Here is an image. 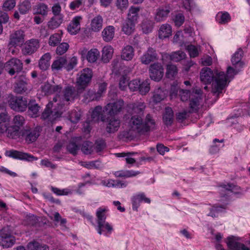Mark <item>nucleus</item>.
Masks as SVG:
<instances>
[{
  "label": "nucleus",
  "instance_id": "nucleus-55",
  "mask_svg": "<svg viewBox=\"0 0 250 250\" xmlns=\"http://www.w3.org/2000/svg\"><path fill=\"white\" fill-rule=\"evenodd\" d=\"M199 47L192 44L188 45L186 46V49L188 50L191 58H195L199 55Z\"/></svg>",
  "mask_w": 250,
  "mask_h": 250
},
{
  "label": "nucleus",
  "instance_id": "nucleus-23",
  "mask_svg": "<svg viewBox=\"0 0 250 250\" xmlns=\"http://www.w3.org/2000/svg\"><path fill=\"white\" fill-rule=\"evenodd\" d=\"M42 88L45 94L50 95L60 93L62 87L59 85H51L49 83H45L42 86Z\"/></svg>",
  "mask_w": 250,
  "mask_h": 250
},
{
  "label": "nucleus",
  "instance_id": "nucleus-56",
  "mask_svg": "<svg viewBox=\"0 0 250 250\" xmlns=\"http://www.w3.org/2000/svg\"><path fill=\"white\" fill-rule=\"evenodd\" d=\"M69 45L67 42H62L60 43L56 50V53L57 55H62L68 50Z\"/></svg>",
  "mask_w": 250,
  "mask_h": 250
},
{
  "label": "nucleus",
  "instance_id": "nucleus-3",
  "mask_svg": "<svg viewBox=\"0 0 250 250\" xmlns=\"http://www.w3.org/2000/svg\"><path fill=\"white\" fill-rule=\"evenodd\" d=\"M93 76L92 71L89 68L83 69L77 75L76 85L83 92L90 84Z\"/></svg>",
  "mask_w": 250,
  "mask_h": 250
},
{
  "label": "nucleus",
  "instance_id": "nucleus-58",
  "mask_svg": "<svg viewBox=\"0 0 250 250\" xmlns=\"http://www.w3.org/2000/svg\"><path fill=\"white\" fill-rule=\"evenodd\" d=\"M217 21L220 24H226L230 20V17L228 12L221 13V15H217Z\"/></svg>",
  "mask_w": 250,
  "mask_h": 250
},
{
  "label": "nucleus",
  "instance_id": "nucleus-6",
  "mask_svg": "<svg viewBox=\"0 0 250 250\" xmlns=\"http://www.w3.org/2000/svg\"><path fill=\"white\" fill-rule=\"evenodd\" d=\"M125 103L122 99L109 103L104 107L105 112L110 116H114L120 113L124 108Z\"/></svg>",
  "mask_w": 250,
  "mask_h": 250
},
{
  "label": "nucleus",
  "instance_id": "nucleus-50",
  "mask_svg": "<svg viewBox=\"0 0 250 250\" xmlns=\"http://www.w3.org/2000/svg\"><path fill=\"white\" fill-rule=\"evenodd\" d=\"M177 74L176 66L173 64H168L167 67L166 76L169 79H173Z\"/></svg>",
  "mask_w": 250,
  "mask_h": 250
},
{
  "label": "nucleus",
  "instance_id": "nucleus-60",
  "mask_svg": "<svg viewBox=\"0 0 250 250\" xmlns=\"http://www.w3.org/2000/svg\"><path fill=\"white\" fill-rule=\"evenodd\" d=\"M149 83L148 81H145L142 83H140V85L139 86L138 90H139L141 94H146L149 91Z\"/></svg>",
  "mask_w": 250,
  "mask_h": 250
},
{
  "label": "nucleus",
  "instance_id": "nucleus-31",
  "mask_svg": "<svg viewBox=\"0 0 250 250\" xmlns=\"http://www.w3.org/2000/svg\"><path fill=\"white\" fill-rule=\"evenodd\" d=\"M172 29L171 26L167 23L162 24L159 30V37L160 39L168 38L171 35Z\"/></svg>",
  "mask_w": 250,
  "mask_h": 250
},
{
  "label": "nucleus",
  "instance_id": "nucleus-15",
  "mask_svg": "<svg viewBox=\"0 0 250 250\" xmlns=\"http://www.w3.org/2000/svg\"><path fill=\"white\" fill-rule=\"evenodd\" d=\"M24 32L21 30L15 31L10 35L8 46L16 47L24 42Z\"/></svg>",
  "mask_w": 250,
  "mask_h": 250
},
{
  "label": "nucleus",
  "instance_id": "nucleus-37",
  "mask_svg": "<svg viewBox=\"0 0 250 250\" xmlns=\"http://www.w3.org/2000/svg\"><path fill=\"white\" fill-rule=\"evenodd\" d=\"M135 23L127 20L124 22L122 26V31L126 35H129L134 31Z\"/></svg>",
  "mask_w": 250,
  "mask_h": 250
},
{
  "label": "nucleus",
  "instance_id": "nucleus-33",
  "mask_svg": "<svg viewBox=\"0 0 250 250\" xmlns=\"http://www.w3.org/2000/svg\"><path fill=\"white\" fill-rule=\"evenodd\" d=\"M140 172L139 171H134V170H120L117 171L114 173V175L116 177H121V178H129L134 176H136V175L140 174Z\"/></svg>",
  "mask_w": 250,
  "mask_h": 250
},
{
  "label": "nucleus",
  "instance_id": "nucleus-28",
  "mask_svg": "<svg viewBox=\"0 0 250 250\" xmlns=\"http://www.w3.org/2000/svg\"><path fill=\"white\" fill-rule=\"evenodd\" d=\"M51 56L49 53L44 54L39 61V67L42 70H47L50 66Z\"/></svg>",
  "mask_w": 250,
  "mask_h": 250
},
{
  "label": "nucleus",
  "instance_id": "nucleus-17",
  "mask_svg": "<svg viewBox=\"0 0 250 250\" xmlns=\"http://www.w3.org/2000/svg\"><path fill=\"white\" fill-rule=\"evenodd\" d=\"M52 106L53 104L51 102H49L47 104L45 109L42 114V119L47 120L52 122L59 117V113L58 111L51 110Z\"/></svg>",
  "mask_w": 250,
  "mask_h": 250
},
{
  "label": "nucleus",
  "instance_id": "nucleus-16",
  "mask_svg": "<svg viewBox=\"0 0 250 250\" xmlns=\"http://www.w3.org/2000/svg\"><path fill=\"white\" fill-rule=\"evenodd\" d=\"M158 59V56L156 51L152 47H149L147 51L140 57L141 62L144 64H148Z\"/></svg>",
  "mask_w": 250,
  "mask_h": 250
},
{
  "label": "nucleus",
  "instance_id": "nucleus-24",
  "mask_svg": "<svg viewBox=\"0 0 250 250\" xmlns=\"http://www.w3.org/2000/svg\"><path fill=\"white\" fill-rule=\"evenodd\" d=\"M115 35V28L112 25L105 27L102 32L103 40L105 42H109L112 40Z\"/></svg>",
  "mask_w": 250,
  "mask_h": 250
},
{
  "label": "nucleus",
  "instance_id": "nucleus-45",
  "mask_svg": "<svg viewBox=\"0 0 250 250\" xmlns=\"http://www.w3.org/2000/svg\"><path fill=\"white\" fill-rule=\"evenodd\" d=\"M29 250H49V248L45 245H41L39 242L33 241L27 245Z\"/></svg>",
  "mask_w": 250,
  "mask_h": 250
},
{
  "label": "nucleus",
  "instance_id": "nucleus-51",
  "mask_svg": "<svg viewBox=\"0 0 250 250\" xmlns=\"http://www.w3.org/2000/svg\"><path fill=\"white\" fill-rule=\"evenodd\" d=\"M186 54L182 51H178L169 55L170 59L174 62H179L185 58Z\"/></svg>",
  "mask_w": 250,
  "mask_h": 250
},
{
  "label": "nucleus",
  "instance_id": "nucleus-32",
  "mask_svg": "<svg viewBox=\"0 0 250 250\" xmlns=\"http://www.w3.org/2000/svg\"><path fill=\"white\" fill-rule=\"evenodd\" d=\"M163 121L167 126H170L172 125L173 121V112L171 107H166L163 115Z\"/></svg>",
  "mask_w": 250,
  "mask_h": 250
},
{
  "label": "nucleus",
  "instance_id": "nucleus-9",
  "mask_svg": "<svg viewBox=\"0 0 250 250\" xmlns=\"http://www.w3.org/2000/svg\"><path fill=\"white\" fill-rule=\"evenodd\" d=\"M150 78L156 81H160L164 75V68L161 63H154L150 65L149 69Z\"/></svg>",
  "mask_w": 250,
  "mask_h": 250
},
{
  "label": "nucleus",
  "instance_id": "nucleus-47",
  "mask_svg": "<svg viewBox=\"0 0 250 250\" xmlns=\"http://www.w3.org/2000/svg\"><path fill=\"white\" fill-rule=\"evenodd\" d=\"M100 56V52L97 49L94 48L89 51L87 54V60L89 62H94Z\"/></svg>",
  "mask_w": 250,
  "mask_h": 250
},
{
  "label": "nucleus",
  "instance_id": "nucleus-62",
  "mask_svg": "<svg viewBox=\"0 0 250 250\" xmlns=\"http://www.w3.org/2000/svg\"><path fill=\"white\" fill-rule=\"evenodd\" d=\"M24 121V117L20 115H16L13 120V122L15 125L14 126L18 127L19 128H20V126L23 125Z\"/></svg>",
  "mask_w": 250,
  "mask_h": 250
},
{
  "label": "nucleus",
  "instance_id": "nucleus-10",
  "mask_svg": "<svg viewBox=\"0 0 250 250\" xmlns=\"http://www.w3.org/2000/svg\"><path fill=\"white\" fill-rule=\"evenodd\" d=\"M202 94V91L200 88H194L192 90V92L191 93V99L189 104V112H194L198 110Z\"/></svg>",
  "mask_w": 250,
  "mask_h": 250
},
{
  "label": "nucleus",
  "instance_id": "nucleus-21",
  "mask_svg": "<svg viewBox=\"0 0 250 250\" xmlns=\"http://www.w3.org/2000/svg\"><path fill=\"white\" fill-rule=\"evenodd\" d=\"M90 30L94 32H99L103 28V19L100 15L93 18L91 21Z\"/></svg>",
  "mask_w": 250,
  "mask_h": 250
},
{
  "label": "nucleus",
  "instance_id": "nucleus-12",
  "mask_svg": "<svg viewBox=\"0 0 250 250\" xmlns=\"http://www.w3.org/2000/svg\"><path fill=\"white\" fill-rule=\"evenodd\" d=\"M78 86L77 88L72 86L66 87L63 90L64 99L68 102L74 101V99L78 98L83 91Z\"/></svg>",
  "mask_w": 250,
  "mask_h": 250
},
{
  "label": "nucleus",
  "instance_id": "nucleus-57",
  "mask_svg": "<svg viewBox=\"0 0 250 250\" xmlns=\"http://www.w3.org/2000/svg\"><path fill=\"white\" fill-rule=\"evenodd\" d=\"M225 206H218L215 205L210 208V212L208 214V216H211L212 217H216L217 216L216 214L219 212L222 211L223 209H225Z\"/></svg>",
  "mask_w": 250,
  "mask_h": 250
},
{
  "label": "nucleus",
  "instance_id": "nucleus-34",
  "mask_svg": "<svg viewBox=\"0 0 250 250\" xmlns=\"http://www.w3.org/2000/svg\"><path fill=\"white\" fill-rule=\"evenodd\" d=\"M166 97V94L162 88L159 87L156 89L152 98V101L155 103H160Z\"/></svg>",
  "mask_w": 250,
  "mask_h": 250
},
{
  "label": "nucleus",
  "instance_id": "nucleus-7",
  "mask_svg": "<svg viewBox=\"0 0 250 250\" xmlns=\"http://www.w3.org/2000/svg\"><path fill=\"white\" fill-rule=\"evenodd\" d=\"M146 107V105L144 102L138 101L128 104L126 110L131 116L137 115L143 117Z\"/></svg>",
  "mask_w": 250,
  "mask_h": 250
},
{
  "label": "nucleus",
  "instance_id": "nucleus-44",
  "mask_svg": "<svg viewBox=\"0 0 250 250\" xmlns=\"http://www.w3.org/2000/svg\"><path fill=\"white\" fill-rule=\"evenodd\" d=\"M153 21L147 18L144 19L142 23V29L146 34L150 32L153 28Z\"/></svg>",
  "mask_w": 250,
  "mask_h": 250
},
{
  "label": "nucleus",
  "instance_id": "nucleus-27",
  "mask_svg": "<svg viewBox=\"0 0 250 250\" xmlns=\"http://www.w3.org/2000/svg\"><path fill=\"white\" fill-rule=\"evenodd\" d=\"M134 56V50L133 47L127 45L124 47L121 53V58L125 61H130Z\"/></svg>",
  "mask_w": 250,
  "mask_h": 250
},
{
  "label": "nucleus",
  "instance_id": "nucleus-22",
  "mask_svg": "<svg viewBox=\"0 0 250 250\" xmlns=\"http://www.w3.org/2000/svg\"><path fill=\"white\" fill-rule=\"evenodd\" d=\"M28 90L27 80L25 77H22L16 83L14 90L17 93L22 94Z\"/></svg>",
  "mask_w": 250,
  "mask_h": 250
},
{
  "label": "nucleus",
  "instance_id": "nucleus-25",
  "mask_svg": "<svg viewBox=\"0 0 250 250\" xmlns=\"http://www.w3.org/2000/svg\"><path fill=\"white\" fill-rule=\"evenodd\" d=\"M83 101L84 102L88 103L94 100H98L101 97V93L96 92L92 89H88L85 91L83 95Z\"/></svg>",
  "mask_w": 250,
  "mask_h": 250
},
{
  "label": "nucleus",
  "instance_id": "nucleus-2",
  "mask_svg": "<svg viewBox=\"0 0 250 250\" xmlns=\"http://www.w3.org/2000/svg\"><path fill=\"white\" fill-rule=\"evenodd\" d=\"M143 117L133 115L129 122V131L135 134H145L151 129L155 128V122L149 114L146 116L145 121Z\"/></svg>",
  "mask_w": 250,
  "mask_h": 250
},
{
  "label": "nucleus",
  "instance_id": "nucleus-39",
  "mask_svg": "<svg viewBox=\"0 0 250 250\" xmlns=\"http://www.w3.org/2000/svg\"><path fill=\"white\" fill-rule=\"evenodd\" d=\"M6 135L8 138L16 139L21 137V131L19 128L14 126H9L5 131Z\"/></svg>",
  "mask_w": 250,
  "mask_h": 250
},
{
  "label": "nucleus",
  "instance_id": "nucleus-61",
  "mask_svg": "<svg viewBox=\"0 0 250 250\" xmlns=\"http://www.w3.org/2000/svg\"><path fill=\"white\" fill-rule=\"evenodd\" d=\"M129 79L127 78L126 75H123L121 77L119 80V88L122 90H125L127 86H128Z\"/></svg>",
  "mask_w": 250,
  "mask_h": 250
},
{
  "label": "nucleus",
  "instance_id": "nucleus-36",
  "mask_svg": "<svg viewBox=\"0 0 250 250\" xmlns=\"http://www.w3.org/2000/svg\"><path fill=\"white\" fill-rule=\"evenodd\" d=\"M243 54V51L242 49L239 48L233 55L231 58V62L233 65H237L240 67H242L243 63L241 62V59Z\"/></svg>",
  "mask_w": 250,
  "mask_h": 250
},
{
  "label": "nucleus",
  "instance_id": "nucleus-29",
  "mask_svg": "<svg viewBox=\"0 0 250 250\" xmlns=\"http://www.w3.org/2000/svg\"><path fill=\"white\" fill-rule=\"evenodd\" d=\"M140 10V7L131 6L128 10L126 20L136 23L139 17Z\"/></svg>",
  "mask_w": 250,
  "mask_h": 250
},
{
  "label": "nucleus",
  "instance_id": "nucleus-64",
  "mask_svg": "<svg viewBox=\"0 0 250 250\" xmlns=\"http://www.w3.org/2000/svg\"><path fill=\"white\" fill-rule=\"evenodd\" d=\"M16 5L15 0H6L3 4V9L5 11L12 10Z\"/></svg>",
  "mask_w": 250,
  "mask_h": 250
},
{
  "label": "nucleus",
  "instance_id": "nucleus-52",
  "mask_svg": "<svg viewBox=\"0 0 250 250\" xmlns=\"http://www.w3.org/2000/svg\"><path fill=\"white\" fill-rule=\"evenodd\" d=\"M82 152L85 154H90L93 151V144L89 141L84 142L81 147Z\"/></svg>",
  "mask_w": 250,
  "mask_h": 250
},
{
  "label": "nucleus",
  "instance_id": "nucleus-54",
  "mask_svg": "<svg viewBox=\"0 0 250 250\" xmlns=\"http://www.w3.org/2000/svg\"><path fill=\"white\" fill-rule=\"evenodd\" d=\"M97 231L99 234H102V232L104 230V229H106L108 232L110 233L113 230L112 226L109 224L105 221L104 223H102V225H100L97 224Z\"/></svg>",
  "mask_w": 250,
  "mask_h": 250
},
{
  "label": "nucleus",
  "instance_id": "nucleus-38",
  "mask_svg": "<svg viewBox=\"0 0 250 250\" xmlns=\"http://www.w3.org/2000/svg\"><path fill=\"white\" fill-rule=\"evenodd\" d=\"M113 53V49L111 46H104L102 50V60L104 62H107L111 59Z\"/></svg>",
  "mask_w": 250,
  "mask_h": 250
},
{
  "label": "nucleus",
  "instance_id": "nucleus-63",
  "mask_svg": "<svg viewBox=\"0 0 250 250\" xmlns=\"http://www.w3.org/2000/svg\"><path fill=\"white\" fill-rule=\"evenodd\" d=\"M82 166L88 169L99 168L101 166L100 162L98 161L84 162Z\"/></svg>",
  "mask_w": 250,
  "mask_h": 250
},
{
  "label": "nucleus",
  "instance_id": "nucleus-41",
  "mask_svg": "<svg viewBox=\"0 0 250 250\" xmlns=\"http://www.w3.org/2000/svg\"><path fill=\"white\" fill-rule=\"evenodd\" d=\"M62 31L60 33H56L50 36L49 41L48 44L51 46H56L60 43L62 41Z\"/></svg>",
  "mask_w": 250,
  "mask_h": 250
},
{
  "label": "nucleus",
  "instance_id": "nucleus-59",
  "mask_svg": "<svg viewBox=\"0 0 250 250\" xmlns=\"http://www.w3.org/2000/svg\"><path fill=\"white\" fill-rule=\"evenodd\" d=\"M80 147L73 141H71L67 146V150L73 155H76Z\"/></svg>",
  "mask_w": 250,
  "mask_h": 250
},
{
  "label": "nucleus",
  "instance_id": "nucleus-46",
  "mask_svg": "<svg viewBox=\"0 0 250 250\" xmlns=\"http://www.w3.org/2000/svg\"><path fill=\"white\" fill-rule=\"evenodd\" d=\"M34 11L36 14L45 16L47 14L48 8L47 6L43 3H40L34 7Z\"/></svg>",
  "mask_w": 250,
  "mask_h": 250
},
{
  "label": "nucleus",
  "instance_id": "nucleus-35",
  "mask_svg": "<svg viewBox=\"0 0 250 250\" xmlns=\"http://www.w3.org/2000/svg\"><path fill=\"white\" fill-rule=\"evenodd\" d=\"M28 113L32 117H36L38 116L40 106L35 101H30L28 104Z\"/></svg>",
  "mask_w": 250,
  "mask_h": 250
},
{
  "label": "nucleus",
  "instance_id": "nucleus-49",
  "mask_svg": "<svg viewBox=\"0 0 250 250\" xmlns=\"http://www.w3.org/2000/svg\"><path fill=\"white\" fill-rule=\"evenodd\" d=\"M31 8L29 0H24L19 5V10L22 14H26Z\"/></svg>",
  "mask_w": 250,
  "mask_h": 250
},
{
  "label": "nucleus",
  "instance_id": "nucleus-20",
  "mask_svg": "<svg viewBox=\"0 0 250 250\" xmlns=\"http://www.w3.org/2000/svg\"><path fill=\"white\" fill-rule=\"evenodd\" d=\"M82 18L77 16L73 18L67 27V30L71 34H76L80 30V21Z\"/></svg>",
  "mask_w": 250,
  "mask_h": 250
},
{
  "label": "nucleus",
  "instance_id": "nucleus-48",
  "mask_svg": "<svg viewBox=\"0 0 250 250\" xmlns=\"http://www.w3.org/2000/svg\"><path fill=\"white\" fill-rule=\"evenodd\" d=\"M236 187L233 184L223 185L220 187V192L221 193L222 196H225L229 194V192H233Z\"/></svg>",
  "mask_w": 250,
  "mask_h": 250
},
{
  "label": "nucleus",
  "instance_id": "nucleus-4",
  "mask_svg": "<svg viewBox=\"0 0 250 250\" xmlns=\"http://www.w3.org/2000/svg\"><path fill=\"white\" fill-rule=\"evenodd\" d=\"M0 245L7 248L12 247L15 243V237L12 234L9 227H4L0 231Z\"/></svg>",
  "mask_w": 250,
  "mask_h": 250
},
{
  "label": "nucleus",
  "instance_id": "nucleus-42",
  "mask_svg": "<svg viewBox=\"0 0 250 250\" xmlns=\"http://www.w3.org/2000/svg\"><path fill=\"white\" fill-rule=\"evenodd\" d=\"M91 118L92 119L96 121L101 120L104 121L105 118L102 114V108L100 106H96L92 111L91 114Z\"/></svg>",
  "mask_w": 250,
  "mask_h": 250
},
{
  "label": "nucleus",
  "instance_id": "nucleus-19",
  "mask_svg": "<svg viewBox=\"0 0 250 250\" xmlns=\"http://www.w3.org/2000/svg\"><path fill=\"white\" fill-rule=\"evenodd\" d=\"M106 130L108 133H113L118 131L120 126V120L114 116L107 119Z\"/></svg>",
  "mask_w": 250,
  "mask_h": 250
},
{
  "label": "nucleus",
  "instance_id": "nucleus-53",
  "mask_svg": "<svg viewBox=\"0 0 250 250\" xmlns=\"http://www.w3.org/2000/svg\"><path fill=\"white\" fill-rule=\"evenodd\" d=\"M82 112L80 110H73L69 114V119L72 123H76L81 119Z\"/></svg>",
  "mask_w": 250,
  "mask_h": 250
},
{
  "label": "nucleus",
  "instance_id": "nucleus-30",
  "mask_svg": "<svg viewBox=\"0 0 250 250\" xmlns=\"http://www.w3.org/2000/svg\"><path fill=\"white\" fill-rule=\"evenodd\" d=\"M227 244L230 249L233 250H242L244 248V244L237 242L233 236L228 237Z\"/></svg>",
  "mask_w": 250,
  "mask_h": 250
},
{
  "label": "nucleus",
  "instance_id": "nucleus-14",
  "mask_svg": "<svg viewBox=\"0 0 250 250\" xmlns=\"http://www.w3.org/2000/svg\"><path fill=\"white\" fill-rule=\"evenodd\" d=\"M40 47L39 42L36 39H31L24 43L22 53L24 55H30L35 52Z\"/></svg>",
  "mask_w": 250,
  "mask_h": 250
},
{
  "label": "nucleus",
  "instance_id": "nucleus-8",
  "mask_svg": "<svg viewBox=\"0 0 250 250\" xmlns=\"http://www.w3.org/2000/svg\"><path fill=\"white\" fill-rule=\"evenodd\" d=\"M41 127L37 126L34 128L23 129L21 131V137L24 139L28 143H31L36 140L40 135Z\"/></svg>",
  "mask_w": 250,
  "mask_h": 250
},
{
  "label": "nucleus",
  "instance_id": "nucleus-40",
  "mask_svg": "<svg viewBox=\"0 0 250 250\" xmlns=\"http://www.w3.org/2000/svg\"><path fill=\"white\" fill-rule=\"evenodd\" d=\"M67 61L64 57H59L54 61L52 64L51 68L53 71H59L66 64Z\"/></svg>",
  "mask_w": 250,
  "mask_h": 250
},
{
  "label": "nucleus",
  "instance_id": "nucleus-5",
  "mask_svg": "<svg viewBox=\"0 0 250 250\" xmlns=\"http://www.w3.org/2000/svg\"><path fill=\"white\" fill-rule=\"evenodd\" d=\"M8 104L13 110L18 112H23L27 108L28 102L25 98L21 96H12L8 100Z\"/></svg>",
  "mask_w": 250,
  "mask_h": 250
},
{
  "label": "nucleus",
  "instance_id": "nucleus-11",
  "mask_svg": "<svg viewBox=\"0 0 250 250\" xmlns=\"http://www.w3.org/2000/svg\"><path fill=\"white\" fill-rule=\"evenodd\" d=\"M5 70L11 76L16 72L21 71L22 69V63L16 58H12L8 61L5 64Z\"/></svg>",
  "mask_w": 250,
  "mask_h": 250
},
{
  "label": "nucleus",
  "instance_id": "nucleus-1",
  "mask_svg": "<svg viewBox=\"0 0 250 250\" xmlns=\"http://www.w3.org/2000/svg\"><path fill=\"white\" fill-rule=\"evenodd\" d=\"M200 80L205 84L210 83L212 82V93L218 97L222 93V90L227 85V78L224 72L216 71L214 73L208 67L203 68L200 72Z\"/></svg>",
  "mask_w": 250,
  "mask_h": 250
},
{
  "label": "nucleus",
  "instance_id": "nucleus-18",
  "mask_svg": "<svg viewBox=\"0 0 250 250\" xmlns=\"http://www.w3.org/2000/svg\"><path fill=\"white\" fill-rule=\"evenodd\" d=\"M171 11V8L169 5L160 7L157 9L155 16V20L157 22H160L165 20Z\"/></svg>",
  "mask_w": 250,
  "mask_h": 250
},
{
  "label": "nucleus",
  "instance_id": "nucleus-13",
  "mask_svg": "<svg viewBox=\"0 0 250 250\" xmlns=\"http://www.w3.org/2000/svg\"><path fill=\"white\" fill-rule=\"evenodd\" d=\"M5 155L7 157L14 159L26 160L28 161H33L37 159V158L28 153L20 152L13 149L6 151Z\"/></svg>",
  "mask_w": 250,
  "mask_h": 250
},
{
  "label": "nucleus",
  "instance_id": "nucleus-43",
  "mask_svg": "<svg viewBox=\"0 0 250 250\" xmlns=\"http://www.w3.org/2000/svg\"><path fill=\"white\" fill-rule=\"evenodd\" d=\"M107 210L104 208H100L97 209L96 213L97 224L101 225L102 223H104L105 221L106 218L105 212Z\"/></svg>",
  "mask_w": 250,
  "mask_h": 250
},
{
  "label": "nucleus",
  "instance_id": "nucleus-26",
  "mask_svg": "<svg viewBox=\"0 0 250 250\" xmlns=\"http://www.w3.org/2000/svg\"><path fill=\"white\" fill-rule=\"evenodd\" d=\"M62 15L53 16L47 23L48 28L53 30L59 27L63 22Z\"/></svg>",
  "mask_w": 250,
  "mask_h": 250
}]
</instances>
